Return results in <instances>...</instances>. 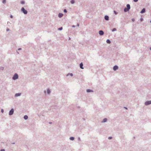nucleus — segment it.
<instances>
[{"mask_svg": "<svg viewBox=\"0 0 151 151\" xmlns=\"http://www.w3.org/2000/svg\"><path fill=\"white\" fill-rule=\"evenodd\" d=\"M21 11H22L25 14H27V11L25 10L24 7L22 8L21 9Z\"/></svg>", "mask_w": 151, "mask_h": 151, "instance_id": "f257e3e1", "label": "nucleus"}, {"mask_svg": "<svg viewBox=\"0 0 151 151\" xmlns=\"http://www.w3.org/2000/svg\"><path fill=\"white\" fill-rule=\"evenodd\" d=\"M18 75L17 74H15L13 77V79L14 80L18 78Z\"/></svg>", "mask_w": 151, "mask_h": 151, "instance_id": "f03ea898", "label": "nucleus"}, {"mask_svg": "<svg viewBox=\"0 0 151 151\" xmlns=\"http://www.w3.org/2000/svg\"><path fill=\"white\" fill-rule=\"evenodd\" d=\"M150 104H151V101H147L145 103V104L146 105H147Z\"/></svg>", "mask_w": 151, "mask_h": 151, "instance_id": "7ed1b4c3", "label": "nucleus"}, {"mask_svg": "<svg viewBox=\"0 0 151 151\" xmlns=\"http://www.w3.org/2000/svg\"><path fill=\"white\" fill-rule=\"evenodd\" d=\"M14 112V109H12L10 111L9 114V115H12L13 114Z\"/></svg>", "mask_w": 151, "mask_h": 151, "instance_id": "20e7f679", "label": "nucleus"}, {"mask_svg": "<svg viewBox=\"0 0 151 151\" xmlns=\"http://www.w3.org/2000/svg\"><path fill=\"white\" fill-rule=\"evenodd\" d=\"M99 33L100 35H103L104 34V32L102 30L100 31Z\"/></svg>", "mask_w": 151, "mask_h": 151, "instance_id": "39448f33", "label": "nucleus"}, {"mask_svg": "<svg viewBox=\"0 0 151 151\" xmlns=\"http://www.w3.org/2000/svg\"><path fill=\"white\" fill-rule=\"evenodd\" d=\"M118 67L117 66L115 65L114 66L113 69L114 70H116L118 69Z\"/></svg>", "mask_w": 151, "mask_h": 151, "instance_id": "423d86ee", "label": "nucleus"}, {"mask_svg": "<svg viewBox=\"0 0 151 151\" xmlns=\"http://www.w3.org/2000/svg\"><path fill=\"white\" fill-rule=\"evenodd\" d=\"M145 12V8H143L142 10V11L140 12V13L142 14V13H144Z\"/></svg>", "mask_w": 151, "mask_h": 151, "instance_id": "0eeeda50", "label": "nucleus"}, {"mask_svg": "<svg viewBox=\"0 0 151 151\" xmlns=\"http://www.w3.org/2000/svg\"><path fill=\"white\" fill-rule=\"evenodd\" d=\"M21 93H16L15 95V96L16 97H17L19 96H20L21 95Z\"/></svg>", "mask_w": 151, "mask_h": 151, "instance_id": "6e6552de", "label": "nucleus"}, {"mask_svg": "<svg viewBox=\"0 0 151 151\" xmlns=\"http://www.w3.org/2000/svg\"><path fill=\"white\" fill-rule=\"evenodd\" d=\"M109 17L108 16H105V19L106 20H109Z\"/></svg>", "mask_w": 151, "mask_h": 151, "instance_id": "1a4fd4ad", "label": "nucleus"}, {"mask_svg": "<svg viewBox=\"0 0 151 151\" xmlns=\"http://www.w3.org/2000/svg\"><path fill=\"white\" fill-rule=\"evenodd\" d=\"M127 9H129H129H130V5L129 4H128L127 5Z\"/></svg>", "mask_w": 151, "mask_h": 151, "instance_id": "9d476101", "label": "nucleus"}, {"mask_svg": "<svg viewBox=\"0 0 151 151\" xmlns=\"http://www.w3.org/2000/svg\"><path fill=\"white\" fill-rule=\"evenodd\" d=\"M63 16V14L62 13H59L58 14V17H61Z\"/></svg>", "mask_w": 151, "mask_h": 151, "instance_id": "9b49d317", "label": "nucleus"}, {"mask_svg": "<svg viewBox=\"0 0 151 151\" xmlns=\"http://www.w3.org/2000/svg\"><path fill=\"white\" fill-rule=\"evenodd\" d=\"M83 64L82 63H81L80 64V67L81 69H83Z\"/></svg>", "mask_w": 151, "mask_h": 151, "instance_id": "f8f14e48", "label": "nucleus"}, {"mask_svg": "<svg viewBox=\"0 0 151 151\" xmlns=\"http://www.w3.org/2000/svg\"><path fill=\"white\" fill-rule=\"evenodd\" d=\"M107 119H106V118H105V119H104L103 120V121H102V122H106L107 121Z\"/></svg>", "mask_w": 151, "mask_h": 151, "instance_id": "ddd939ff", "label": "nucleus"}, {"mask_svg": "<svg viewBox=\"0 0 151 151\" xmlns=\"http://www.w3.org/2000/svg\"><path fill=\"white\" fill-rule=\"evenodd\" d=\"M86 91L87 92H92L93 91L90 89H88Z\"/></svg>", "mask_w": 151, "mask_h": 151, "instance_id": "4468645a", "label": "nucleus"}, {"mask_svg": "<svg viewBox=\"0 0 151 151\" xmlns=\"http://www.w3.org/2000/svg\"><path fill=\"white\" fill-rule=\"evenodd\" d=\"M28 118V117L27 115H25L24 116V118L25 119H27Z\"/></svg>", "mask_w": 151, "mask_h": 151, "instance_id": "2eb2a0df", "label": "nucleus"}, {"mask_svg": "<svg viewBox=\"0 0 151 151\" xmlns=\"http://www.w3.org/2000/svg\"><path fill=\"white\" fill-rule=\"evenodd\" d=\"M129 11V9H127V8H124V11L125 12H126L128 11Z\"/></svg>", "mask_w": 151, "mask_h": 151, "instance_id": "dca6fc26", "label": "nucleus"}, {"mask_svg": "<svg viewBox=\"0 0 151 151\" xmlns=\"http://www.w3.org/2000/svg\"><path fill=\"white\" fill-rule=\"evenodd\" d=\"M106 42L108 43H110L111 42L109 40H106Z\"/></svg>", "mask_w": 151, "mask_h": 151, "instance_id": "f3484780", "label": "nucleus"}, {"mask_svg": "<svg viewBox=\"0 0 151 151\" xmlns=\"http://www.w3.org/2000/svg\"><path fill=\"white\" fill-rule=\"evenodd\" d=\"M74 139V137H71L70 138V139L72 140H73Z\"/></svg>", "mask_w": 151, "mask_h": 151, "instance_id": "a211bd4d", "label": "nucleus"}, {"mask_svg": "<svg viewBox=\"0 0 151 151\" xmlns=\"http://www.w3.org/2000/svg\"><path fill=\"white\" fill-rule=\"evenodd\" d=\"M75 2V1H74V0H72L71 1V3L72 4H73Z\"/></svg>", "mask_w": 151, "mask_h": 151, "instance_id": "6ab92c4d", "label": "nucleus"}, {"mask_svg": "<svg viewBox=\"0 0 151 151\" xmlns=\"http://www.w3.org/2000/svg\"><path fill=\"white\" fill-rule=\"evenodd\" d=\"M21 3L22 4H24L25 3V2L24 1H22L21 2Z\"/></svg>", "mask_w": 151, "mask_h": 151, "instance_id": "aec40b11", "label": "nucleus"}, {"mask_svg": "<svg viewBox=\"0 0 151 151\" xmlns=\"http://www.w3.org/2000/svg\"><path fill=\"white\" fill-rule=\"evenodd\" d=\"M50 90L49 89H48L47 90V92L48 93V94H49L50 93Z\"/></svg>", "mask_w": 151, "mask_h": 151, "instance_id": "412c9836", "label": "nucleus"}, {"mask_svg": "<svg viewBox=\"0 0 151 151\" xmlns=\"http://www.w3.org/2000/svg\"><path fill=\"white\" fill-rule=\"evenodd\" d=\"M6 0H3V3H4V4H5L6 3Z\"/></svg>", "mask_w": 151, "mask_h": 151, "instance_id": "4be33fe9", "label": "nucleus"}, {"mask_svg": "<svg viewBox=\"0 0 151 151\" xmlns=\"http://www.w3.org/2000/svg\"><path fill=\"white\" fill-rule=\"evenodd\" d=\"M116 29L115 28H114V29H113L112 31H116Z\"/></svg>", "mask_w": 151, "mask_h": 151, "instance_id": "5701e85b", "label": "nucleus"}, {"mask_svg": "<svg viewBox=\"0 0 151 151\" xmlns=\"http://www.w3.org/2000/svg\"><path fill=\"white\" fill-rule=\"evenodd\" d=\"M0 69L1 70H3L4 69V68L3 67H1L0 68Z\"/></svg>", "mask_w": 151, "mask_h": 151, "instance_id": "b1692460", "label": "nucleus"}, {"mask_svg": "<svg viewBox=\"0 0 151 151\" xmlns=\"http://www.w3.org/2000/svg\"><path fill=\"white\" fill-rule=\"evenodd\" d=\"M62 29H63L62 27H60V28H59L58 29H59V30H62Z\"/></svg>", "mask_w": 151, "mask_h": 151, "instance_id": "393cba45", "label": "nucleus"}, {"mask_svg": "<svg viewBox=\"0 0 151 151\" xmlns=\"http://www.w3.org/2000/svg\"><path fill=\"white\" fill-rule=\"evenodd\" d=\"M64 12H67V10L66 9H65L64 10Z\"/></svg>", "mask_w": 151, "mask_h": 151, "instance_id": "a878e982", "label": "nucleus"}, {"mask_svg": "<svg viewBox=\"0 0 151 151\" xmlns=\"http://www.w3.org/2000/svg\"><path fill=\"white\" fill-rule=\"evenodd\" d=\"M112 138V137H109L108 138V139H111Z\"/></svg>", "mask_w": 151, "mask_h": 151, "instance_id": "bb28decb", "label": "nucleus"}, {"mask_svg": "<svg viewBox=\"0 0 151 151\" xmlns=\"http://www.w3.org/2000/svg\"><path fill=\"white\" fill-rule=\"evenodd\" d=\"M114 12L115 13V14H117V13L116 12V11H114Z\"/></svg>", "mask_w": 151, "mask_h": 151, "instance_id": "cd10ccee", "label": "nucleus"}, {"mask_svg": "<svg viewBox=\"0 0 151 151\" xmlns=\"http://www.w3.org/2000/svg\"><path fill=\"white\" fill-rule=\"evenodd\" d=\"M0 151H5V150L4 149H1Z\"/></svg>", "mask_w": 151, "mask_h": 151, "instance_id": "c85d7f7f", "label": "nucleus"}, {"mask_svg": "<svg viewBox=\"0 0 151 151\" xmlns=\"http://www.w3.org/2000/svg\"><path fill=\"white\" fill-rule=\"evenodd\" d=\"M135 20L134 19H132V21H133V22H134V21Z\"/></svg>", "mask_w": 151, "mask_h": 151, "instance_id": "c756f323", "label": "nucleus"}, {"mask_svg": "<svg viewBox=\"0 0 151 151\" xmlns=\"http://www.w3.org/2000/svg\"><path fill=\"white\" fill-rule=\"evenodd\" d=\"M138 1V0H134V2H137V1Z\"/></svg>", "mask_w": 151, "mask_h": 151, "instance_id": "7c9ffc66", "label": "nucleus"}, {"mask_svg": "<svg viewBox=\"0 0 151 151\" xmlns=\"http://www.w3.org/2000/svg\"><path fill=\"white\" fill-rule=\"evenodd\" d=\"M1 111L2 113H3L4 112V110L3 109H2L1 110Z\"/></svg>", "mask_w": 151, "mask_h": 151, "instance_id": "2f4dec72", "label": "nucleus"}, {"mask_svg": "<svg viewBox=\"0 0 151 151\" xmlns=\"http://www.w3.org/2000/svg\"><path fill=\"white\" fill-rule=\"evenodd\" d=\"M70 75L71 76H73V74H72V73H70Z\"/></svg>", "mask_w": 151, "mask_h": 151, "instance_id": "473e14b6", "label": "nucleus"}, {"mask_svg": "<svg viewBox=\"0 0 151 151\" xmlns=\"http://www.w3.org/2000/svg\"><path fill=\"white\" fill-rule=\"evenodd\" d=\"M142 20H143V19L142 18L141 19V21H142Z\"/></svg>", "mask_w": 151, "mask_h": 151, "instance_id": "72a5a7b5", "label": "nucleus"}, {"mask_svg": "<svg viewBox=\"0 0 151 151\" xmlns=\"http://www.w3.org/2000/svg\"><path fill=\"white\" fill-rule=\"evenodd\" d=\"M12 17H13L12 16V15H11V18H12Z\"/></svg>", "mask_w": 151, "mask_h": 151, "instance_id": "f704fd0d", "label": "nucleus"}, {"mask_svg": "<svg viewBox=\"0 0 151 151\" xmlns=\"http://www.w3.org/2000/svg\"><path fill=\"white\" fill-rule=\"evenodd\" d=\"M6 30H7V31H8L9 30V29H7Z\"/></svg>", "mask_w": 151, "mask_h": 151, "instance_id": "c9c22d12", "label": "nucleus"}, {"mask_svg": "<svg viewBox=\"0 0 151 151\" xmlns=\"http://www.w3.org/2000/svg\"><path fill=\"white\" fill-rule=\"evenodd\" d=\"M125 108L126 109H127V108H126V107H125Z\"/></svg>", "mask_w": 151, "mask_h": 151, "instance_id": "e433bc0d", "label": "nucleus"}, {"mask_svg": "<svg viewBox=\"0 0 151 151\" xmlns=\"http://www.w3.org/2000/svg\"><path fill=\"white\" fill-rule=\"evenodd\" d=\"M150 50H151V47H150Z\"/></svg>", "mask_w": 151, "mask_h": 151, "instance_id": "4c0bfd02", "label": "nucleus"}, {"mask_svg": "<svg viewBox=\"0 0 151 151\" xmlns=\"http://www.w3.org/2000/svg\"><path fill=\"white\" fill-rule=\"evenodd\" d=\"M150 23H151V20L150 21Z\"/></svg>", "mask_w": 151, "mask_h": 151, "instance_id": "58836bf2", "label": "nucleus"}]
</instances>
